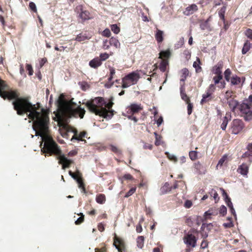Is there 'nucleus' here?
<instances>
[{
	"mask_svg": "<svg viewBox=\"0 0 252 252\" xmlns=\"http://www.w3.org/2000/svg\"><path fill=\"white\" fill-rule=\"evenodd\" d=\"M9 86L6 82L0 77V97L4 100L14 99L12 102L14 109L18 115L22 116L29 113V119L33 121V128L36 135L42 136L48 130L49 118L48 112L41 108L39 103L32 104L30 102V97H19L18 90H8Z\"/></svg>",
	"mask_w": 252,
	"mask_h": 252,
	"instance_id": "nucleus-1",
	"label": "nucleus"
},
{
	"mask_svg": "<svg viewBox=\"0 0 252 252\" xmlns=\"http://www.w3.org/2000/svg\"><path fill=\"white\" fill-rule=\"evenodd\" d=\"M113 104L112 98L107 102L102 97H96L86 103L91 112L105 119L111 118L114 115V110L112 109Z\"/></svg>",
	"mask_w": 252,
	"mask_h": 252,
	"instance_id": "nucleus-2",
	"label": "nucleus"
},
{
	"mask_svg": "<svg viewBox=\"0 0 252 252\" xmlns=\"http://www.w3.org/2000/svg\"><path fill=\"white\" fill-rule=\"evenodd\" d=\"M48 130L47 132L42 136L43 137L44 144L41 151L44 153L49 154L50 156L54 154L57 156V158L59 160L58 163L62 165V169H65L66 168H69L71 164L73 163V161L69 159L64 155L62 154V151L60 149L57 144L53 140V138L47 135Z\"/></svg>",
	"mask_w": 252,
	"mask_h": 252,
	"instance_id": "nucleus-3",
	"label": "nucleus"
},
{
	"mask_svg": "<svg viewBox=\"0 0 252 252\" xmlns=\"http://www.w3.org/2000/svg\"><path fill=\"white\" fill-rule=\"evenodd\" d=\"M76 104L73 102L72 99L69 101L60 99L58 101V109L59 112L57 116L59 118L72 117L75 118L80 117L82 119L85 114V110L84 108L81 107L80 106L77 108H74Z\"/></svg>",
	"mask_w": 252,
	"mask_h": 252,
	"instance_id": "nucleus-4",
	"label": "nucleus"
},
{
	"mask_svg": "<svg viewBox=\"0 0 252 252\" xmlns=\"http://www.w3.org/2000/svg\"><path fill=\"white\" fill-rule=\"evenodd\" d=\"M143 108L141 104L132 103L126 108V116L136 123L138 119L135 115L142 111Z\"/></svg>",
	"mask_w": 252,
	"mask_h": 252,
	"instance_id": "nucleus-5",
	"label": "nucleus"
},
{
	"mask_svg": "<svg viewBox=\"0 0 252 252\" xmlns=\"http://www.w3.org/2000/svg\"><path fill=\"white\" fill-rule=\"evenodd\" d=\"M238 111H240L241 116L246 121L252 119V104L251 103L243 102L240 104Z\"/></svg>",
	"mask_w": 252,
	"mask_h": 252,
	"instance_id": "nucleus-6",
	"label": "nucleus"
},
{
	"mask_svg": "<svg viewBox=\"0 0 252 252\" xmlns=\"http://www.w3.org/2000/svg\"><path fill=\"white\" fill-rule=\"evenodd\" d=\"M139 78V74L137 73L132 72L129 73L122 79V88H126L136 84Z\"/></svg>",
	"mask_w": 252,
	"mask_h": 252,
	"instance_id": "nucleus-7",
	"label": "nucleus"
},
{
	"mask_svg": "<svg viewBox=\"0 0 252 252\" xmlns=\"http://www.w3.org/2000/svg\"><path fill=\"white\" fill-rule=\"evenodd\" d=\"M245 124L242 120L239 119H234L230 124V131L231 133L238 134L244 128Z\"/></svg>",
	"mask_w": 252,
	"mask_h": 252,
	"instance_id": "nucleus-8",
	"label": "nucleus"
},
{
	"mask_svg": "<svg viewBox=\"0 0 252 252\" xmlns=\"http://www.w3.org/2000/svg\"><path fill=\"white\" fill-rule=\"evenodd\" d=\"M114 245L118 250L119 252H123L126 250L125 243L123 239L117 236L116 235L114 237Z\"/></svg>",
	"mask_w": 252,
	"mask_h": 252,
	"instance_id": "nucleus-9",
	"label": "nucleus"
},
{
	"mask_svg": "<svg viewBox=\"0 0 252 252\" xmlns=\"http://www.w3.org/2000/svg\"><path fill=\"white\" fill-rule=\"evenodd\" d=\"M76 11L80 13L79 17L83 21L91 19L90 13L88 10H84L83 5H79L76 7Z\"/></svg>",
	"mask_w": 252,
	"mask_h": 252,
	"instance_id": "nucleus-10",
	"label": "nucleus"
},
{
	"mask_svg": "<svg viewBox=\"0 0 252 252\" xmlns=\"http://www.w3.org/2000/svg\"><path fill=\"white\" fill-rule=\"evenodd\" d=\"M222 77H223L222 75H216L213 78V80L214 81V84H213L215 85V86H216V85H218V87L220 89L224 88L225 87L226 83L224 81L222 80Z\"/></svg>",
	"mask_w": 252,
	"mask_h": 252,
	"instance_id": "nucleus-11",
	"label": "nucleus"
},
{
	"mask_svg": "<svg viewBox=\"0 0 252 252\" xmlns=\"http://www.w3.org/2000/svg\"><path fill=\"white\" fill-rule=\"evenodd\" d=\"M251 164L249 163H243L238 166L237 172L244 177H247L249 170V166Z\"/></svg>",
	"mask_w": 252,
	"mask_h": 252,
	"instance_id": "nucleus-12",
	"label": "nucleus"
},
{
	"mask_svg": "<svg viewBox=\"0 0 252 252\" xmlns=\"http://www.w3.org/2000/svg\"><path fill=\"white\" fill-rule=\"evenodd\" d=\"M226 102L228 104L230 109H231V111L233 112L237 111L238 110V107L239 105H240V104L239 103L237 100L234 99V97L229 99L226 101Z\"/></svg>",
	"mask_w": 252,
	"mask_h": 252,
	"instance_id": "nucleus-13",
	"label": "nucleus"
},
{
	"mask_svg": "<svg viewBox=\"0 0 252 252\" xmlns=\"http://www.w3.org/2000/svg\"><path fill=\"white\" fill-rule=\"evenodd\" d=\"M185 243L192 247H195L196 243L195 237L192 234H188L185 237Z\"/></svg>",
	"mask_w": 252,
	"mask_h": 252,
	"instance_id": "nucleus-14",
	"label": "nucleus"
},
{
	"mask_svg": "<svg viewBox=\"0 0 252 252\" xmlns=\"http://www.w3.org/2000/svg\"><path fill=\"white\" fill-rule=\"evenodd\" d=\"M198 10V7L195 4H192L186 7L183 12L184 15L189 16Z\"/></svg>",
	"mask_w": 252,
	"mask_h": 252,
	"instance_id": "nucleus-15",
	"label": "nucleus"
},
{
	"mask_svg": "<svg viewBox=\"0 0 252 252\" xmlns=\"http://www.w3.org/2000/svg\"><path fill=\"white\" fill-rule=\"evenodd\" d=\"M223 67V63L220 61L217 63L212 69L213 72L217 75H222L221 69Z\"/></svg>",
	"mask_w": 252,
	"mask_h": 252,
	"instance_id": "nucleus-16",
	"label": "nucleus"
},
{
	"mask_svg": "<svg viewBox=\"0 0 252 252\" xmlns=\"http://www.w3.org/2000/svg\"><path fill=\"white\" fill-rule=\"evenodd\" d=\"M102 64L101 60L99 57H96L89 62V65L94 68H97Z\"/></svg>",
	"mask_w": 252,
	"mask_h": 252,
	"instance_id": "nucleus-17",
	"label": "nucleus"
},
{
	"mask_svg": "<svg viewBox=\"0 0 252 252\" xmlns=\"http://www.w3.org/2000/svg\"><path fill=\"white\" fill-rule=\"evenodd\" d=\"M214 95L205 93V94L202 95V98L200 101V104L201 105H203L204 104L211 101L214 98Z\"/></svg>",
	"mask_w": 252,
	"mask_h": 252,
	"instance_id": "nucleus-18",
	"label": "nucleus"
},
{
	"mask_svg": "<svg viewBox=\"0 0 252 252\" xmlns=\"http://www.w3.org/2000/svg\"><path fill=\"white\" fill-rule=\"evenodd\" d=\"M163 32L157 29L156 32L155 34V38L158 43H161L163 40Z\"/></svg>",
	"mask_w": 252,
	"mask_h": 252,
	"instance_id": "nucleus-19",
	"label": "nucleus"
},
{
	"mask_svg": "<svg viewBox=\"0 0 252 252\" xmlns=\"http://www.w3.org/2000/svg\"><path fill=\"white\" fill-rule=\"evenodd\" d=\"M252 48V43L248 40H246L244 44L242 50L243 55L246 54Z\"/></svg>",
	"mask_w": 252,
	"mask_h": 252,
	"instance_id": "nucleus-20",
	"label": "nucleus"
},
{
	"mask_svg": "<svg viewBox=\"0 0 252 252\" xmlns=\"http://www.w3.org/2000/svg\"><path fill=\"white\" fill-rule=\"evenodd\" d=\"M180 94L182 99L186 103L190 101V98L186 94L185 89L183 86L180 88Z\"/></svg>",
	"mask_w": 252,
	"mask_h": 252,
	"instance_id": "nucleus-21",
	"label": "nucleus"
},
{
	"mask_svg": "<svg viewBox=\"0 0 252 252\" xmlns=\"http://www.w3.org/2000/svg\"><path fill=\"white\" fill-rule=\"evenodd\" d=\"M95 200L97 203L103 204L106 201V196L102 193L98 194L96 195Z\"/></svg>",
	"mask_w": 252,
	"mask_h": 252,
	"instance_id": "nucleus-22",
	"label": "nucleus"
},
{
	"mask_svg": "<svg viewBox=\"0 0 252 252\" xmlns=\"http://www.w3.org/2000/svg\"><path fill=\"white\" fill-rule=\"evenodd\" d=\"M171 55L169 50L162 51L159 53V58L161 59V60L163 59L167 60L169 59Z\"/></svg>",
	"mask_w": 252,
	"mask_h": 252,
	"instance_id": "nucleus-23",
	"label": "nucleus"
},
{
	"mask_svg": "<svg viewBox=\"0 0 252 252\" xmlns=\"http://www.w3.org/2000/svg\"><path fill=\"white\" fill-rule=\"evenodd\" d=\"M168 64V61L166 59L162 60L159 66V69L162 72L166 71V67Z\"/></svg>",
	"mask_w": 252,
	"mask_h": 252,
	"instance_id": "nucleus-24",
	"label": "nucleus"
},
{
	"mask_svg": "<svg viewBox=\"0 0 252 252\" xmlns=\"http://www.w3.org/2000/svg\"><path fill=\"white\" fill-rule=\"evenodd\" d=\"M67 132H72L73 133V136L72 137L71 139V140L72 141H73L74 140H78V135H79V133L77 130L75 128H68L67 129Z\"/></svg>",
	"mask_w": 252,
	"mask_h": 252,
	"instance_id": "nucleus-25",
	"label": "nucleus"
},
{
	"mask_svg": "<svg viewBox=\"0 0 252 252\" xmlns=\"http://www.w3.org/2000/svg\"><path fill=\"white\" fill-rule=\"evenodd\" d=\"M246 158H248V163H249V164H251V163L252 162V153L249 151L248 150V151L244 153L241 157L242 159H244Z\"/></svg>",
	"mask_w": 252,
	"mask_h": 252,
	"instance_id": "nucleus-26",
	"label": "nucleus"
},
{
	"mask_svg": "<svg viewBox=\"0 0 252 252\" xmlns=\"http://www.w3.org/2000/svg\"><path fill=\"white\" fill-rule=\"evenodd\" d=\"M230 81L231 85H238L240 84L241 79L240 77H238V76L234 75L231 77Z\"/></svg>",
	"mask_w": 252,
	"mask_h": 252,
	"instance_id": "nucleus-27",
	"label": "nucleus"
},
{
	"mask_svg": "<svg viewBox=\"0 0 252 252\" xmlns=\"http://www.w3.org/2000/svg\"><path fill=\"white\" fill-rule=\"evenodd\" d=\"M90 38V37H88L86 33H80L76 36V38H75V40L78 42H81L87 39H89Z\"/></svg>",
	"mask_w": 252,
	"mask_h": 252,
	"instance_id": "nucleus-28",
	"label": "nucleus"
},
{
	"mask_svg": "<svg viewBox=\"0 0 252 252\" xmlns=\"http://www.w3.org/2000/svg\"><path fill=\"white\" fill-rule=\"evenodd\" d=\"M197 149L198 148L196 147L195 151H191L189 152V157L192 161H194L198 158V152L196 151Z\"/></svg>",
	"mask_w": 252,
	"mask_h": 252,
	"instance_id": "nucleus-29",
	"label": "nucleus"
},
{
	"mask_svg": "<svg viewBox=\"0 0 252 252\" xmlns=\"http://www.w3.org/2000/svg\"><path fill=\"white\" fill-rule=\"evenodd\" d=\"M182 75L181 76L180 81L182 82H185L187 79V76L189 75V71L188 69L186 68H184L181 70Z\"/></svg>",
	"mask_w": 252,
	"mask_h": 252,
	"instance_id": "nucleus-30",
	"label": "nucleus"
},
{
	"mask_svg": "<svg viewBox=\"0 0 252 252\" xmlns=\"http://www.w3.org/2000/svg\"><path fill=\"white\" fill-rule=\"evenodd\" d=\"M109 42L111 46H114L116 48H119L120 46V43L119 40L113 37L110 39Z\"/></svg>",
	"mask_w": 252,
	"mask_h": 252,
	"instance_id": "nucleus-31",
	"label": "nucleus"
},
{
	"mask_svg": "<svg viewBox=\"0 0 252 252\" xmlns=\"http://www.w3.org/2000/svg\"><path fill=\"white\" fill-rule=\"evenodd\" d=\"M218 214V212L216 210H209L208 211H206L205 214L204 216L206 219H210L211 216H215Z\"/></svg>",
	"mask_w": 252,
	"mask_h": 252,
	"instance_id": "nucleus-32",
	"label": "nucleus"
},
{
	"mask_svg": "<svg viewBox=\"0 0 252 252\" xmlns=\"http://www.w3.org/2000/svg\"><path fill=\"white\" fill-rule=\"evenodd\" d=\"M226 11V7L222 6L219 11V15L220 19L224 22H225V13Z\"/></svg>",
	"mask_w": 252,
	"mask_h": 252,
	"instance_id": "nucleus-33",
	"label": "nucleus"
},
{
	"mask_svg": "<svg viewBox=\"0 0 252 252\" xmlns=\"http://www.w3.org/2000/svg\"><path fill=\"white\" fill-rule=\"evenodd\" d=\"M68 174L72 178L76 180V181H77V180H79L80 177H81L82 176L81 173L79 171H77L75 173H74L70 170L68 172Z\"/></svg>",
	"mask_w": 252,
	"mask_h": 252,
	"instance_id": "nucleus-34",
	"label": "nucleus"
},
{
	"mask_svg": "<svg viewBox=\"0 0 252 252\" xmlns=\"http://www.w3.org/2000/svg\"><path fill=\"white\" fill-rule=\"evenodd\" d=\"M110 150L111 151H112L113 153L117 155L118 156L121 155L122 154V151L119 149L117 147L115 146L114 145H111L110 146Z\"/></svg>",
	"mask_w": 252,
	"mask_h": 252,
	"instance_id": "nucleus-35",
	"label": "nucleus"
},
{
	"mask_svg": "<svg viewBox=\"0 0 252 252\" xmlns=\"http://www.w3.org/2000/svg\"><path fill=\"white\" fill-rule=\"evenodd\" d=\"M197 61H198V63L196 62H194L193 64V66L195 68L196 72H200L202 70V68L199 65L201 63V62L198 58H197Z\"/></svg>",
	"mask_w": 252,
	"mask_h": 252,
	"instance_id": "nucleus-36",
	"label": "nucleus"
},
{
	"mask_svg": "<svg viewBox=\"0 0 252 252\" xmlns=\"http://www.w3.org/2000/svg\"><path fill=\"white\" fill-rule=\"evenodd\" d=\"M144 238L142 236H138L137 238V246L138 248L141 249L144 245Z\"/></svg>",
	"mask_w": 252,
	"mask_h": 252,
	"instance_id": "nucleus-37",
	"label": "nucleus"
},
{
	"mask_svg": "<svg viewBox=\"0 0 252 252\" xmlns=\"http://www.w3.org/2000/svg\"><path fill=\"white\" fill-rule=\"evenodd\" d=\"M216 89V86H215V85L211 84L209 85L208 88L207 89L206 93L214 95L213 94L215 92Z\"/></svg>",
	"mask_w": 252,
	"mask_h": 252,
	"instance_id": "nucleus-38",
	"label": "nucleus"
},
{
	"mask_svg": "<svg viewBox=\"0 0 252 252\" xmlns=\"http://www.w3.org/2000/svg\"><path fill=\"white\" fill-rule=\"evenodd\" d=\"M231 73V71L229 68H227V69H226L224 72L225 79L227 82H229L231 78V77H230Z\"/></svg>",
	"mask_w": 252,
	"mask_h": 252,
	"instance_id": "nucleus-39",
	"label": "nucleus"
},
{
	"mask_svg": "<svg viewBox=\"0 0 252 252\" xmlns=\"http://www.w3.org/2000/svg\"><path fill=\"white\" fill-rule=\"evenodd\" d=\"M210 194L211 197H213L216 202L219 200V195L216 190L212 189L210 192Z\"/></svg>",
	"mask_w": 252,
	"mask_h": 252,
	"instance_id": "nucleus-40",
	"label": "nucleus"
},
{
	"mask_svg": "<svg viewBox=\"0 0 252 252\" xmlns=\"http://www.w3.org/2000/svg\"><path fill=\"white\" fill-rule=\"evenodd\" d=\"M155 135L156 140L155 144L156 146H159L161 144V136L158 134L157 132H154Z\"/></svg>",
	"mask_w": 252,
	"mask_h": 252,
	"instance_id": "nucleus-41",
	"label": "nucleus"
},
{
	"mask_svg": "<svg viewBox=\"0 0 252 252\" xmlns=\"http://www.w3.org/2000/svg\"><path fill=\"white\" fill-rule=\"evenodd\" d=\"M87 133L86 131H83L80 132L79 133L77 141H85V140L83 138L85 137H87Z\"/></svg>",
	"mask_w": 252,
	"mask_h": 252,
	"instance_id": "nucleus-42",
	"label": "nucleus"
},
{
	"mask_svg": "<svg viewBox=\"0 0 252 252\" xmlns=\"http://www.w3.org/2000/svg\"><path fill=\"white\" fill-rule=\"evenodd\" d=\"M227 158V157L226 155H223L222 157L219 160L218 163L217 165V168H218L219 166H221L224 162L226 160Z\"/></svg>",
	"mask_w": 252,
	"mask_h": 252,
	"instance_id": "nucleus-43",
	"label": "nucleus"
},
{
	"mask_svg": "<svg viewBox=\"0 0 252 252\" xmlns=\"http://www.w3.org/2000/svg\"><path fill=\"white\" fill-rule=\"evenodd\" d=\"M232 94L233 92L230 91H227L225 92L224 94V98L226 100V101L229 99H232L234 97H233Z\"/></svg>",
	"mask_w": 252,
	"mask_h": 252,
	"instance_id": "nucleus-44",
	"label": "nucleus"
},
{
	"mask_svg": "<svg viewBox=\"0 0 252 252\" xmlns=\"http://www.w3.org/2000/svg\"><path fill=\"white\" fill-rule=\"evenodd\" d=\"M111 29L112 31L116 34L118 33L120 31V28L116 24H113L111 25Z\"/></svg>",
	"mask_w": 252,
	"mask_h": 252,
	"instance_id": "nucleus-45",
	"label": "nucleus"
},
{
	"mask_svg": "<svg viewBox=\"0 0 252 252\" xmlns=\"http://www.w3.org/2000/svg\"><path fill=\"white\" fill-rule=\"evenodd\" d=\"M245 35L250 39L252 40V30L251 29H248L245 32Z\"/></svg>",
	"mask_w": 252,
	"mask_h": 252,
	"instance_id": "nucleus-46",
	"label": "nucleus"
},
{
	"mask_svg": "<svg viewBox=\"0 0 252 252\" xmlns=\"http://www.w3.org/2000/svg\"><path fill=\"white\" fill-rule=\"evenodd\" d=\"M81 216L75 221L76 225H79L81 224L84 220V216L82 213L79 214Z\"/></svg>",
	"mask_w": 252,
	"mask_h": 252,
	"instance_id": "nucleus-47",
	"label": "nucleus"
},
{
	"mask_svg": "<svg viewBox=\"0 0 252 252\" xmlns=\"http://www.w3.org/2000/svg\"><path fill=\"white\" fill-rule=\"evenodd\" d=\"M186 103L188 104V114L189 115H190L192 112L193 104L190 102V101H189V102H187Z\"/></svg>",
	"mask_w": 252,
	"mask_h": 252,
	"instance_id": "nucleus-48",
	"label": "nucleus"
},
{
	"mask_svg": "<svg viewBox=\"0 0 252 252\" xmlns=\"http://www.w3.org/2000/svg\"><path fill=\"white\" fill-rule=\"evenodd\" d=\"M99 59L101 60V62L104 61L109 58V55L106 53H101L99 56Z\"/></svg>",
	"mask_w": 252,
	"mask_h": 252,
	"instance_id": "nucleus-49",
	"label": "nucleus"
},
{
	"mask_svg": "<svg viewBox=\"0 0 252 252\" xmlns=\"http://www.w3.org/2000/svg\"><path fill=\"white\" fill-rule=\"evenodd\" d=\"M136 188L134 187L132 188L129 190L126 194L125 197L126 198L128 197L129 196L132 195L136 191Z\"/></svg>",
	"mask_w": 252,
	"mask_h": 252,
	"instance_id": "nucleus-50",
	"label": "nucleus"
},
{
	"mask_svg": "<svg viewBox=\"0 0 252 252\" xmlns=\"http://www.w3.org/2000/svg\"><path fill=\"white\" fill-rule=\"evenodd\" d=\"M219 212L222 216H224L226 214L227 209L224 205H222L220 208Z\"/></svg>",
	"mask_w": 252,
	"mask_h": 252,
	"instance_id": "nucleus-51",
	"label": "nucleus"
},
{
	"mask_svg": "<svg viewBox=\"0 0 252 252\" xmlns=\"http://www.w3.org/2000/svg\"><path fill=\"white\" fill-rule=\"evenodd\" d=\"M165 155L169 159L174 161V162H176L177 161V158L174 155L170 154L168 152H166Z\"/></svg>",
	"mask_w": 252,
	"mask_h": 252,
	"instance_id": "nucleus-52",
	"label": "nucleus"
},
{
	"mask_svg": "<svg viewBox=\"0 0 252 252\" xmlns=\"http://www.w3.org/2000/svg\"><path fill=\"white\" fill-rule=\"evenodd\" d=\"M26 69L28 71V74L30 76H31L33 74V71L32 65L30 64H27Z\"/></svg>",
	"mask_w": 252,
	"mask_h": 252,
	"instance_id": "nucleus-53",
	"label": "nucleus"
},
{
	"mask_svg": "<svg viewBox=\"0 0 252 252\" xmlns=\"http://www.w3.org/2000/svg\"><path fill=\"white\" fill-rule=\"evenodd\" d=\"M77 182L78 184L79 188L81 189L83 188L84 187H85V184L83 182L82 177H80V179H79V180H77Z\"/></svg>",
	"mask_w": 252,
	"mask_h": 252,
	"instance_id": "nucleus-54",
	"label": "nucleus"
},
{
	"mask_svg": "<svg viewBox=\"0 0 252 252\" xmlns=\"http://www.w3.org/2000/svg\"><path fill=\"white\" fill-rule=\"evenodd\" d=\"M102 35L103 36L109 37L111 35V32L109 29H106L102 32Z\"/></svg>",
	"mask_w": 252,
	"mask_h": 252,
	"instance_id": "nucleus-55",
	"label": "nucleus"
},
{
	"mask_svg": "<svg viewBox=\"0 0 252 252\" xmlns=\"http://www.w3.org/2000/svg\"><path fill=\"white\" fill-rule=\"evenodd\" d=\"M105 224L100 222L97 224L98 230L100 232H103L105 230Z\"/></svg>",
	"mask_w": 252,
	"mask_h": 252,
	"instance_id": "nucleus-56",
	"label": "nucleus"
},
{
	"mask_svg": "<svg viewBox=\"0 0 252 252\" xmlns=\"http://www.w3.org/2000/svg\"><path fill=\"white\" fill-rule=\"evenodd\" d=\"M29 7L31 10L34 12H37V9L35 3L33 2H30L29 3Z\"/></svg>",
	"mask_w": 252,
	"mask_h": 252,
	"instance_id": "nucleus-57",
	"label": "nucleus"
},
{
	"mask_svg": "<svg viewBox=\"0 0 252 252\" xmlns=\"http://www.w3.org/2000/svg\"><path fill=\"white\" fill-rule=\"evenodd\" d=\"M113 76H109V77L108 79V82L105 85L106 87L110 88L113 85V82H111L112 80L113 79Z\"/></svg>",
	"mask_w": 252,
	"mask_h": 252,
	"instance_id": "nucleus-58",
	"label": "nucleus"
},
{
	"mask_svg": "<svg viewBox=\"0 0 252 252\" xmlns=\"http://www.w3.org/2000/svg\"><path fill=\"white\" fill-rule=\"evenodd\" d=\"M95 252H107V249L105 246L100 248H96L95 249Z\"/></svg>",
	"mask_w": 252,
	"mask_h": 252,
	"instance_id": "nucleus-59",
	"label": "nucleus"
},
{
	"mask_svg": "<svg viewBox=\"0 0 252 252\" xmlns=\"http://www.w3.org/2000/svg\"><path fill=\"white\" fill-rule=\"evenodd\" d=\"M220 191H221V192H222V196L224 197V200H226V199H227V198H230V197L228 196V195L227 193H226V192L225 191V190L223 188H220Z\"/></svg>",
	"mask_w": 252,
	"mask_h": 252,
	"instance_id": "nucleus-60",
	"label": "nucleus"
},
{
	"mask_svg": "<svg viewBox=\"0 0 252 252\" xmlns=\"http://www.w3.org/2000/svg\"><path fill=\"white\" fill-rule=\"evenodd\" d=\"M192 205V203L190 200H187L186 201L184 206L187 208H190Z\"/></svg>",
	"mask_w": 252,
	"mask_h": 252,
	"instance_id": "nucleus-61",
	"label": "nucleus"
},
{
	"mask_svg": "<svg viewBox=\"0 0 252 252\" xmlns=\"http://www.w3.org/2000/svg\"><path fill=\"white\" fill-rule=\"evenodd\" d=\"M225 202L226 203L227 206L229 208V209L231 208V207H233L230 198H227V199L225 200Z\"/></svg>",
	"mask_w": 252,
	"mask_h": 252,
	"instance_id": "nucleus-62",
	"label": "nucleus"
},
{
	"mask_svg": "<svg viewBox=\"0 0 252 252\" xmlns=\"http://www.w3.org/2000/svg\"><path fill=\"white\" fill-rule=\"evenodd\" d=\"M123 178L125 180H132L133 179V178L131 175L130 174H126L124 175Z\"/></svg>",
	"mask_w": 252,
	"mask_h": 252,
	"instance_id": "nucleus-63",
	"label": "nucleus"
},
{
	"mask_svg": "<svg viewBox=\"0 0 252 252\" xmlns=\"http://www.w3.org/2000/svg\"><path fill=\"white\" fill-rule=\"evenodd\" d=\"M111 45L110 44L109 41L108 42L107 40H105L103 42V48L105 49H108Z\"/></svg>",
	"mask_w": 252,
	"mask_h": 252,
	"instance_id": "nucleus-64",
	"label": "nucleus"
}]
</instances>
